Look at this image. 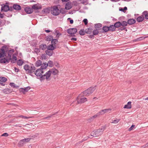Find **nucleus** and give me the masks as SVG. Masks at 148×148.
Listing matches in <instances>:
<instances>
[{"mask_svg":"<svg viewBox=\"0 0 148 148\" xmlns=\"http://www.w3.org/2000/svg\"><path fill=\"white\" fill-rule=\"evenodd\" d=\"M45 53L47 55L51 56L52 55L53 51L47 49V50L45 51Z\"/></svg>","mask_w":148,"mask_h":148,"instance_id":"nucleus-30","label":"nucleus"},{"mask_svg":"<svg viewBox=\"0 0 148 148\" xmlns=\"http://www.w3.org/2000/svg\"><path fill=\"white\" fill-rule=\"evenodd\" d=\"M48 71H50L49 73L50 74V75L51 73L54 75H56L58 73V71L55 68L52 69L51 70H50Z\"/></svg>","mask_w":148,"mask_h":148,"instance_id":"nucleus-17","label":"nucleus"},{"mask_svg":"<svg viewBox=\"0 0 148 148\" xmlns=\"http://www.w3.org/2000/svg\"><path fill=\"white\" fill-rule=\"evenodd\" d=\"M121 26H122L123 27H125V26L127 25L128 23L127 22H126L125 21H122L121 23Z\"/></svg>","mask_w":148,"mask_h":148,"instance_id":"nucleus-41","label":"nucleus"},{"mask_svg":"<svg viewBox=\"0 0 148 148\" xmlns=\"http://www.w3.org/2000/svg\"><path fill=\"white\" fill-rule=\"evenodd\" d=\"M96 89V86L90 87L82 92L83 96H88L91 94Z\"/></svg>","mask_w":148,"mask_h":148,"instance_id":"nucleus-3","label":"nucleus"},{"mask_svg":"<svg viewBox=\"0 0 148 148\" xmlns=\"http://www.w3.org/2000/svg\"><path fill=\"white\" fill-rule=\"evenodd\" d=\"M31 88V87L29 86L26 87L25 88H20V90L21 92H22L23 93H25V92H27Z\"/></svg>","mask_w":148,"mask_h":148,"instance_id":"nucleus-18","label":"nucleus"},{"mask_svg":"<svg viewBox=\"0 0 148 148\" xmlns=\"http://www.w3.org/2000/svg\"><path fill=\"white\" fill-rule=\"evenodd\" d=\"M7 47V46L6 45H4L0 49V50L1 51L2 54H3V56L4 57L6 56V53L5 51V49H6Z\"/></svg>","mask_w":148,"mask_h":148,"instance_id":"nucleus-15","label":"nucleus"},{"mask_svg":"<svg viewBox=\"0 0 148 148\" xmlns=\"http://www.w3.org/2000/svg\"><path fill=\"white\" fill-rule=\"evenodd\" d=\"M77 102L78 103H82L87 101V99L84 97H80L79 96L77 97Z\"/></svg>","mask_w":148,"mask_h":148,"instance_id":"nucleus-8","label":"nucleus"},{"mask_svg":"<svg viewBox=\"0 0 148 148\" xmlns=\"http://www.w3.org/2000/svg\"><path fill=\"white\" fill-rule=\"evenodd\" d=\"M119 29L120 30H124L126 29V31L127 30L126 29V28L125 27H120L119 28Z\"/></svg>","mask_w":148,"mask_h":148,"instance_id":"nucleus-62","label":"nucleus"},{"mask_svg":"<svg viewBox=\"0 0 148 148\" xmlns=\"http://www.w3.org/2000/svg\"><path fill=\"white\" fill-rule=\"evenodd\" d=\"M102 24L101 23H97L95 25V29L99 30H101L102 29Z\"/></svg>","mask_w":148,"mask_h":148,"instance_id":"nucleus-20","label":"nucleus"},{"mask_svg":"<svg viewBox=\"0 0 148 148\" xmlns=\"http://www.w3.org/2000/svg\"><path fill=\"white\" fill-rule=\"evenodd\" d=\"M12 59L13 60H14V61H16L17 59L16 57L14 55H12Z\"/></svg>","mask_w":148,"mask_h":148,"instance_id":"nucleus-64","label":"nucleus"},{"mask_svg":"<svg viewBox=\"0 0 148 148\" xmlns=\"http://www.w3.org/2000/svg\"><path fill=\"white\" fill-rule=\"evenodd\" d=\"M24 62L21 59L18 60L17 62V64L19 66H21L23 64Z\"/></svg>","mask_w":148,"mask_h":148,"instance_id":"nucleus-36","label":"nucleus"},{"mask_svg":"<svg viewBox=\"0 0 148 148\" xmlns=\"http://www.w3.org/2000/svg\"><path fill=\"white\" fill-rule=\"evenodd\" d=\"M48 66V64H47L46 63H43L42 64H41L40 67L41 69H42V70H43V69H45L47 68Z\"/></svg>","mask_w":148,"mask_h":148,"instance_id":"nucleus-31","label":"nucleus"},{"mask_svg":"<svg viewBox=\"0 0 148 148\" xmlns=\"http://www.w3.org/2000/svg\"><path fill=\"white\" fill-rule=\"evenodd\" d=\"M105 126H102L101 129H99L97 130H95L91 133L90 135L89 136L88 138H92V137H97L103 134V132L105 129Z\"/></svg>","mask_w":148,"mask_h":148,"instance_id":"nucleus-1","label":"nucleus"},{"mask_svg":"<svg viewBox=\"0 0 148 148\" xmlns=\"http://www.w3.org/2000/svg\"><path fill=\"white\" fill-rule=\"evenodd\" d=\"M47 64H48V66L50 67H51L53 66V62L51 60L49 61Z\"/></svg>","mask_w":148,"mask_h":148,"instance_id":"nucleus-45","label":"nucleus"},{"mask_svg":"<svg viewBox=\"0 0 148 148\" xmlns=\"http://www.w3.org/2000/svg\"><path fill=\"white\" fill-rule=\"evenodd\" d=\"M105 113H106V112L104 110H101L99 112H98V114H99V115L104 114Z\"/></svg>","mask_w":148,"mask_h":148,"instance_id":"nucleus-50","label":"nucleus"},{"mask_svg":"<svg viewBox=\"0 0 148 148\" xmlns=\"http://www.w3.org/2000/svg\"><path fill=\"white\" fill-rule=\"evenodd\" d=\"M104 111L106 113L109 112L111 110V109H104Z\"/></svg>","mask_w":148,"mask_h":148,"instance_id":"nucleus-60","label":"nucleus"},{"mask_svg":"<svg viewBox=\"0 0 148 148\" xmlns=\"http://www.w3.org/2000/svg\"><path fill=\"white\" fill-rule=\"evenodd\" d=\"M83 21L85 25H86L88 23V21L87 19H84L83 20Z\"/></svg>","mask_w":148,"mask_h":148,"instance_id":"nucleus-53","label":"nucleus"},{"mask_svg":"<svg viewBox=\"0 0 148 148\" xmlns=\"http://www.w3.org/2000/svg\"><path fill=\"white\" fill-rule=\"evenodd\" d=\"M59 14L61 13L62 14H65L66 13V11L65 10V9L61 8L60 10H59Z\"/></svg>","mask_w":148,"mask_h":148,"instance_id":"nucleus-43","label":"nucleus"},{"mask_svg":"<svg viewBox=\"0 0 148 148\" xmlns=\"http://www.w3.org/2000/svg\"><path fill=\"white\" fill-rule=\"evenodd\" d=\"M127 23L128 24L130 25H132L133 24H134L136 22V21L135 20L132 19V18H130V19H129L127 20Z\"/></svg>","mask_w":148,"mask_h":148,"instance_id":"nucleus-23","label":"nucleus"},{"mask_svg":"<svg viewBox=\"0 0 148 148\" xmlns=\"http://www.w3.org/2000/svg\"><path fill=\"white\" fill-rule=\"evenodd\" d=\"M58 42V40L57 39H52L51 40V44L54 45L56 44V43Z\"/></svg>","mask_w":148,"mask_h":148,"instance_id":"nucleus-42","label":"nucleus"},{"mask_svg":"<svg viewBox=\"0 0 148 148\" xmlns=\"http://www.w3.org/2000/svg\"><path fill=\"white\" fill-rule=\"evenodd\" d=\"M10 85L12 87L14 88H16V86L15 85V84L14 83H10Z\"/></svg>","mask_w":148,"mask_h":148,"instance_id":"nucleus-52","label":"nucleus"},{"mask_svg":"<svg viewBox=\"0 0 148 148\" xmlns=\"http://www.w3.org/2000/svg\"><path fill=\"white\" fill-rule=\"evenodd\" d=\"M135 126V125H132L131 127L129 128V129H128V130L129 131H131V130H132L133 129V128H134V127Z\"/></svg>","mask_w":148,"mask_h":148,"instance_id":"nucleus-56","label":"nucleus"},{"mask_svg":"<svg viewBox=\"0 0 148 148\" xmlns=\"http://www.w3.org/2000/svg\"><path fill=\"white\" fill-rule=\"evenodd\" d=\"M120 119H116L114 120L112 123H117L120 121Z\"/></svg>","mask_w":148,"mask_h":148,"instance_id":"nucleus-51","label":"nucleus"},{"mask_svg":"<svg viewBox=\"0 0 148 148\" xmlns=\"http://www.w3.org/2000/svg\"><path fill=\"white\" fill-rule=\"evenodd\" d=\"M88 37L90 38H94L95 37L94 35H93V34H92L89 35L88 36Z\"/></svg>","mask_w":148,"mask_h":148,"instance_id":"nucleus-63","label":"nucleus"},{"mask_svg":"<svg viewBox=\"0 0 148 148\" xmlns=\"http://www.w3.org/2000/svg\"><path fill=\"white\" fill-rule=\"evenodd\" d=\"M142 14L143 16L145 19L148 20V11L146 10L143 11Z\"/></svg>","mask_w":148,"mask_h":148,"instance_id":"nucleus-24","label":"nucleus"},{"mask_svg":"<svg viewBox=\"0 0 148 148\" xmlns=\"http://www.w3.org/2000/svg\"><path fill=\"white\" fill-rule=\"evenodd\" d=\"M2 90L5 94H8L12 92V90L11 89L8 88H5Z\"/></svg>","mask_w":148,"mask_h":148,"instance_id":"nucleus-25","label":"nucleus"},{"mask_svg":"<svg viewBox=\"0 0 148 148\" xmlns=\"http://www.w3.org/2000/svg\"><path fill=\"white\" fill-rule=\"evenodd\" d=\"M34 51L36 53H39L40 51V49L38 48H35L34 49Z\"/></svg>","mask_w":148,"mask_h":148,"instance_id":"nucleus-46","label":"nucleus"},{"mask_svg":"<svg viewBox=\"0 0 148 148\" xmlns=\"http://www.w3.org/2000/svg\"><path fill=\"white\" fill-rule=\"evenodd\" d=\"M53 38V37L51 35L48 36L46 37V40L47 41H51Z\"/></svg>","mask_w":148,"mask_h":148,"instance_id":"nucleus-35","label":"nucleus"},{"mask_svg":"<svg viewBox=\"0 0 148 148\" xmlns=\"http://www.w3.org/2000/svg\"><path fill=\"white\" fill-rule=\"evenodd\" d=\"M55 33L56 34V36H57L58 35H61V34L60 33L59 31L57 30H56L55 31Z\"/></svg>","mask_w":148,"mask_h":148,"instance_id":"nucleus-58","label":"nucleus"},{"mask_svg":"<svg viewBox=\"0 0 148 148\" xmlns=\"http://www.w3.org/2000/svg\"><path fill=\"white\" fill-rule=\"evenodd\" d=\"M109 31L113 32L115 31L116 27L114 25H110L109 27Z\"/></svg>","mask_w":148,"mask_h":148,"instance_id":"nucleus-29","label":"nucleus"},{"mask_svg":"<svg viewBox=\"0 0 148 148\" xmlns=\"http://www.w3.org/2000/svg\"><path fill=\"white\" fill-rule=\"evenodd\" d=\"M11 55L12 54L10 53H8V56L9 58V59L8 60H9V61L11 60Z\"/></svg>","mask_w":148,"mask_h":148,"instance_id":"nucleus-59","label":"nucleus"},{"mask_svg":"<svg viewBox=\"0 0 148 148\" xmlns=\"http://www.w3.org/2000/svg\"><path fill=\"white\" fill-rule=\"evenodd\" d=\"M102 29L100 31L101 33H104L107 32L108 31H109V26H104L102 28Z\"/></svg>","mask_w":148,"mask_h":148,"instance_id":"nucleus-11","label":"nucleus"},{"mask_svg":"<svg viewBox=\"0 0 148 148\" xmlns=\"http://www.w3.org/2000/svg\"><path fill=\"white\" fill-rule=\"evenodd\" d=\"M42 59L46 60L47 59V55L46 54H44L42 55Z\"/></svg>","mask_w":148,"mask_h":148,"instance_id":"nucleus-47","label":"nucleus"},{"mask_svg":"<svg viewBox=\"0 0 148 148\" xmlns=\"http://www.w3.org/2000/svg\"><path fill=\"white\" fill-rule=\"evenodd\" d=\"M54 114H53L52 115L48 116H47L46 117L43 118L42 119L43 120H44L45 119H48V118H51L52 117V116Z\"/></svg>","mask_w":148,"mask_h":148,"instance_id":"nucleus-57","label":"nucleus"},{"mask_svg":"<svg viewBox=\"0 0 148 148\" xmlns=\"http://www.w3.org/2000/svg\"><path fill=\"white\" fill-rule=\"evenodd\" d=\"M99 115H100L99 114H98V112L96 115H94V116H92V117L90 118V119L92 120V119L95 118L97 117L98 116H99Z\"/></svg>","mask_w":148,"mask_h":148,"instance_id":"nucleus-48","label":"nucleus"},{"mask_svg":"<svg viewBox=\"0 0 148 148\" xmlns=\"http://www.w3.org/2000/svg\"><path fill=\"white\" fill-rule=\"evenodd\" d=\"M114 25L115 26L116 28H117L120 27L121 26V22L120 21H118L116 22L114 24Z\"/></svg>","mask_w":148,"mask_h":148,"instance_id":"nucleus-33","label":"nucleus"},{"mask_svg":"<svg viewBox=\"0 0 148 148\" xmlns=\"http://www.w3.org/2000/svg\"><path fill=\"white\" fill-rule=\"evenodd\" d=\"M24 10L27 14H31L33 12V10L32 8L28 7H25L24 9Z\"/></svg>","mask_w":148,"mask_h":148,"instance_id":"nucleus-13","label":"nucleus"},{"mask_svg":"<svg viewBox=\"0 0 148 148\" xmlns=\"http://www.w3.org/2000/svg\"><path fill=\"white\" fill-rule=\"evenodd\" d=\"M51 13L54 16H56L59 14V9L57 6L51 7Z\"/></svg>","mask_w":148,"mask_h":148,"instance_id":"nucleus-5","label":"nucleus"},{"mask_svg":"<svg viewBox=\"0 0 148 148\" xmlns=\"http://www.w3.org/2000/svg\"><path fill=\"white\" fill-rule=\"evenodd\" d=\"M42 64V62L40 60H38L35 63V66L38 67L40 66H41Z\"/></svg>","mask_w":148,"mask_h":148,"instance_id":"nucleus-37","label":"nucleus"},{"mask_svg":"<svg viewBox=\"0 0 148 148\" xmlns=\"http://www.w3.org/2000/svg\"><path fill=\"white\" fill-rule=\"evenodd\" d=\"M68 21H70V24H72L73 23V20L71 19L70 18H68L67 19Z\"/></svg>","mask_w":148,"mask_h":148,"instance_id":"nucleus-55","label":"nucleus"},{"mask_svg":"<svg viewBox=\"0 0 148 148\" xmlns=\"http://www.w3.org/2000/svg\"><path fill=\"white\" fill-rule=\"evenodd\" d=\"M44 73V71L42 69H39L36 70L35 74L37 77H40Z\"/></svg>","mask_w":148,"mask_h":148,"instance_id":"nucleus-9","label":"nucleus"},{"mask_svg":"<svg viewBox=\"0 0 148 148\" xmlns=\"http://www.w3.org/2000/svg\"><path fill=\"white\" fill-rule=\"evenodd\" d=\"M56 48V45H53L52 44H50L47 47V49L53 51Z\"/></svg>","mask_w":148,"mask_h":148,"instance_id":"nucleus-21","label":"nucleus"},{"mask_svg":"<svg viewBox=\"0 0 148 148\" xmlns=\"http://www.w3.org/2000/svg\"><path fill=\"white\" fill-rule=\"evenodd\" d=\"M131 101L128 102L127 104L125 105L123 107L124 108H127V109H131L132 108L131 106Z\"/></svg>","mask_w":148,"mask_h":148,"instance_id":"nucleus-27","label":"nucleus"},{"mask_svg":"<svg viewBox=\"0 0 148 148\" xmlns=\"http://www.w3.org/2000/svg\"><path fill=\"white\" fill-rule=\"evenodd\" d=\"M71 8V5L70 1L67 3L65 5V9L69 10Z\"/></svg>","mask_w":148,"mask_h":148,"instance_id":"nucleus-28","label":"nucleus"},{"mask_svg":"<svg viewBox=\"0 0 148 148\" xmlns=\"http://www.w3.org/2000/svg\"><path fill=\"white\" fill-rule=\"evenodd\" d=\"M31 139V138H27L21 140L18 143V146L20 147L23 146L24 144L29 142Z\"/></svg>","mask_w":148,"mask_h":148,"instance_id":"nucleus-7","label":"nucleus"},{"mask_svg":"<svg viewBox=\"0 0 148 148\" xmlns=\"http://www.w3.org/2000/svg\"><path fill=\"white\" fill-rule=\"evenodd\" d=\"M4 15L7 17H11L12 16V12L11 11H8L5 13Z\"/></svg>","mask_w":148,"mask_h":148,"instance_id":"nucleus-32","label":"nucleus"},{"mask_svg":"<svg viewBox=\"0 0 148 148\" xmlns=\"http://www.w3.org/2000/svg\"><path fill=\"white\" fill-rule=\"evenodd\" d=\"M40 49L42 50H45L46 49H47V46L45 44H43L40 45L39 46Z\"/></svg>","mask_w":148,"mask_h":148,"instance_id":"nucleus-26","label":"nucleus"},{"mask_svg":"<svg viewBox=\"0 0 148 148\" xmlns=\"http://www.w3.org/2000/svg\"><path fill=\"white\" fill-rule=\"evenodd\" d=\"M77 32V29L75 28H70L67 29V32L68 34H75Z\"/></svg>","mask_w":148,"mask_h":148,"instance_id":"nucleus-10","label":"nucleus"},{"mask_svg":"<svg viewBox=\"0 0 148 148\" xmlns=\"http://www.w3.org/2000/svg\"><path fill=\"white\" fill-rule=\"evenodd\" d=\"M145 18L143 14H142L140 16L138 17L136 19V21L138 22H140L143 21L144 20Z\"/></svg>","mask_w":148,"mask_h":148,"instance_id":"nucleus-19","label":"nucleus"},{"mask_svg":"<svg viewBox=\"0 0 148 148\" xmlns=\"http://www.w3.org/2000/svg\"><path fill=\"white\" fill-rule=\"evenodd\" d=\"M32 9L33 10H38L41 9L42 8V6L41 5H39V4H36L32 6Z\"/></svg>","mask_w":148,"mask_h":148,"instance_id":"nucleus-14","label":"nucleus"},{"mask_svg":"<svg viewBox=\"0 0 148 148\" xmlns=\"http://www.w3.org/2000/svg\"><path fill=\"white\" fill-rule=\"evenodd\" d=\"M7 81L6 78L4 77H0V81L5 82Z\"/></svg>","mask_w":148,"mask_h":148,"instance_id":"nucleus-40","label":"nucleus"},{"mask_svg":"<svg viewBox=\"0 0 148 148\" xmlns=\"http://www.w3.org/2000/svg\"><path fill=\"white\" fill-rule=\"evenodd\" d=\"M14 10V8L13 7V6H9V10H8V11H11L12 12V11H13Z\"/></svg>","mask_w":148,"mask_h":148,"instance_id":"nucleus-54","label":"nucleus"},{"mask_svg":"<svg viewBox=\"0 0 148 148\" xmlns=\"http://www.w3.org/2000/svg\"><path fill=\"white\" fill-rule=\"evenodd\" d=\"M19 117H21L22 118L25 119H29L32 117H27V116H23V115L20 116H19Z\"/></svg>","mask_w":148,"mask_h":148,"instance_id":"nucleus-49","label":"nucleus"},{"mask_svg":"<svg viewBox=\"0 0 148 148\" xmlns=\"http://www.w3.org/2000/svg\"><path fill=\"white\" fill-rule=\"evenodd\" d=\"M51 7L47 8L44 9L42 11V12L45 14H48L51 12Z\"/></svg>","mask_w":148,"mask_h":148,"instance_id":"nucleus-12","label":"nucleus"},{"mask_svg":"<svg viewBox=\"0 0 148 148\" xmlns=\"http://www.w3.org/2000/svg\"><path fill=\"white\" fill-rule=\"evenodd\" d=\"M13 7L14 8V10L17 11L21 10V6L20 5H18L17 4H14L13 5Z\"/></svg>","mask_w":148,"mask_h":148,"instance_id":"nucleus-16","label":"nucleus"},{"mask_svg":"<svg viewBox=\"0 0 148 148\" xmlns=\"http://www.w3.org/2000/svg\"><path fill=\"white\" fill-rule=\"evenodd\" d=\"M24 69L29 73H32L35 72L36 68L33 64H32L30 66L28 65L25 64L24 66Z\"/></svg>","mask_w":148,"mask_h":148,"instance_id":"nucleus-2","label":"nucleus"},{"mask_svg":"<svg viewBox=\"0 0 148 148\" xmlns=\"http://www.w3.org/2000/svg\"><path fill=\"white\" fill-rule=\"evenodd\" d=\"M99 33H100V31H99V30L96 29H94L92 32L93 34L94 35H96Z\"/></svg>","mask_w":148,"mask_h":148,"instance_id":"nucleus-39","label":"nucleus"},{"mask_svg":"<svg viewBox=\"0 0 148 148\" xmlns=\"http://www.w3.org/2000/svg\"><path fill=\"white\" fill-rule=\"evenodd\" d=\"M50 72V71H48L45 74H42L40 78V80L41 81L46 79L47 81H49L50 80V77L51 76L50 74L49 73Z\"/></svg>","mask_w":148,"mask_h":148,"instance_id":"nucleus-4","label":"nucleus"},{"mask_svg":"<svg viewBox=\"0 0 148 148\" xmlns=\"http://www.w3.org/2000/svg\"><path fill=\"white\" fill-rule=\"evenodd\" d=\"M85 30L86 33L87 34H90L92 33V29L90 28L86 29Z\"/></svg>","mask_w":148,"mask_h":148,"instance_id":"nucleus-34","label":"nucleus"},{"mask_svg":"<svg viewBox=\"0 0 148 148\" xmlns=\"http://www.w3.org/2000/svg\"><path fill=\"white\" fill-rule=\"evenodd\" d=\"M9 2H6L5 4H2L1 5V11L7 12L9 10Z\"/></svg>","mask_w":148,"mask_h":148,"instance_id":"nucleus-6","label":"nucleus"},{"mask_svg":"<svg viewBox=\"0 0 148 148\" xmlns=\"http://www.w3.org/2000/svg\"><path fill=\"white\" fill-rule=\"evenodd\" d=\"M9 61V60H8V59L5 58H4L0 60V63H8Z\"/></svg>","mask_w":148,"mask_h":148,"instance_id":"nucleus-22","label":"nucleus"},{"mask_svg":"<svg viewBox=\"0 0 148 148\" xmlns=\"http://www.w3.org/2000/svg\"><path fill=\"white\" fill-rule=\"evenodd\" d=\"M127 10V8L126 7H125L123 8H120L119 9V10L120 11H122L124 12H125V11Z\"/></svg>","mask_w":148,"mask_h":148,"instance_id":"nucleus-44","label":"nucleus"},{"mask_svg":"<svg viewBox=\"0 0 148 148\" xmlns=\"http://www.w3.org/2000/svg\"><path fill=\"white\" fill-rule=\"evenodd\" d=\"M5 14L4 13L2 14L0 12V18H3L4 17V15Z\"/></svg>","mask_w":148,"mask_h":148,"instance_id":"nucleus-61","label":"nucleus"},{"mask_svg":"<svg viewBox=\"0 0 148 148\" xmlns=\"http://www.w3.org/2000/svg\"><path fill=\"white\" fill-rule=\"evenodd\" d=\"M86 33L85 30L84 29H82L79 32V34L81 36H83Z\"/></svg>","mask_w":148,"mask_h":148,"instance_id":"nucleus-38","label":"nucleus"}]
</instances>
